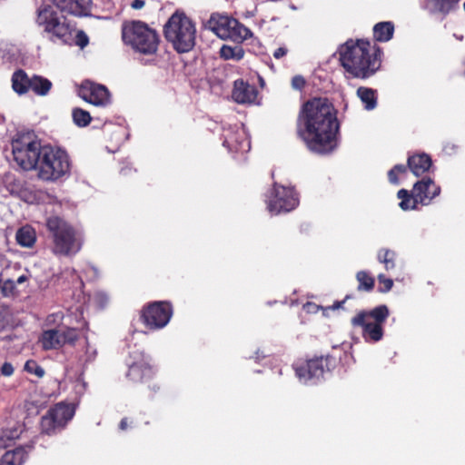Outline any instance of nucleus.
Segmentation results:
<instances>
[{
	"instance_id": "obj_1",
	"label": "nucleus",
	"mask_w": 465,
	"mask_h": 465,
	"mask_svg": "<svg viewBox=\"0 0 465 465\" xmlns=\"http://www.w3.org/2000/svg\"><path fill=\"white\" fill-rule=\"evenodd\" d=\"M298 134L308 149L325 154L337 146L340 124L337 110L326 97H313L305 102L298 115Z\"/></svg>"
},
{
	"instance_id": "obj_2",
	"label": "nucleus",
	"mask_w": 465,
	"mask_h": 465,
	"mask_svg": "<svg viewBox=\"0 0 465 465\" xmlns=\"http://www.w3.org/2000/svg\"><path fill=\"white\" fill-rule=\"evenodd\" d=\"M339 54L341 66L353 78L368 79L375 74L381 65V47L372 45L367 40H348L340 46Z\"/></svg>"
},
{
	"instance_id": "obj_3",
	"label": "nucleus",
	"mask_w": 465,
	"mask_h": 465,
	"mask_svg": "<svg viewBox=\"0 0 465 465\" xmlns=\"http://www.w3.org/2000/svg\"><path fill=\"white\" fill-rule=\"evenodd\" d=\"M51 251L56 256L70 257L78 253L84 243L82 232L65 219L53 215L46 219Z\"/></svg>"
},
{
	"instance_id": "obj_4",
	"label": "nucleus",
	"mask_w": 465,
	"mask_h": 465,
	"mask_svg": "<svg viewBox=\"0 0 465 465\" xmlns=\"http://www.w3.org/2000/svg\"><path fill=\"white\" fill-rule=\"evenodd\" d=\"M36 24L43 28L50 41L72 45L75 24L59 13L53 5L44 4L36 11Z\"/></svg>"
},
{
	"instance_id": "obj_5",
	"label": "nucleus",
	"mask_w": 465,
	"mask_h": 465,
	"mask_svg": "<svg viewBox=\"0 0 465 465\" xmlns=\"http://www.w3.org/2000/svg\"><path fill=\"white\" fill-rule=\"evenodd\" d=\"M122 39L135 53L143 55H154L159 48L160 36L157 31L145 22L132 20L122 25Z\"/></svg>"
},
{
	"instance_id": "obj_6",
	"label": "nucleus",
	"mask_w": 465,
	"mask_h": 465,
	"mask_svg": "<svg viewBox=\"0 0 465 465\" xmlns=\"http://www.w3.org/2000/svg\"><path fill=\"white\" fill-rule=\"evenodd\" d=\"M71 159L62 147L44 144L42 155L36 167L37 176L42 181L56 182L71 172Z\"/></svg>"
},
{
	"instance_id": "obj_7",
	"label": "nucleus",
	"mask_w": 465,
	"mask_h": 465,
	"mask_svg": "<svg viewBox=\"0 0 465 465\" xmlns=\"http://www.w3.org/2000/svg\"><path fill=\"white\" fill-rule=\"evenodd\" d=\"M163 34L177 53H187L195 45V24L182 11L171 15L163 26Z\"/></svg>"
},
{
	"instance_id": "obj_8",
	"label": "nucleus",
	"mask_w": 465,
	"mask_h": 465,
	"mask_svg": "<svg viewBox=\"0 0 465 465\" xmlns=\"http://www.w3.org/2000/svg\"><path fill=\"white\" fill-rule=\"evenodd\" d=\"M43 146L33 131L18 132L11 141L14 161L25 171H35Z\"/></svg>"
},
{
	"instance_id": "obj_9",
	"label": "nucleus",
	"mask_w": 465,
	"mask_h": 465,
	"mask_svg": "<svg viewBox=\"0 0 465 465\" xmlns=\"http://www.w3.org/2000/svg\"><path fill=\"white\" fill-rule=\"evenodd\" d=\"M390 315L387 305L381 304L370 311H360L351 320L352 327H361L366 342L375 343L383 338V324Z\"/></svg>"
},
{
	"instance_id": "obj_10",
	"label": "nucleus",
	"mask_w": 465,
	"mask_h": 465,
	"mask_svg": "<svg viewBox=\"0 0 465 465\" xmlns=\"http://www.w3.org/2000/svg\"><path fill=\"white\" fill-rule=\"evenodd\" d=\"M151 361V358L143 351H134L129 354L128 371L126 372V378L132 383L147 386L149 397H153L160 390L159 385L154 381L155 371Z\"/></svg>"
},
{
	"instance_id": "obj_11",
	"label": "nucleus",
	"mask_w": 465,
	"mask_h": 465,
	"mask_svg": "<svg viewBox=\"0 0 465 465\" xmlns=\"http://www.w3.org/2000/svg\"><path fill=\"white\" fill-rule=\"evenodd\" d=\"M339 360L334 355L328 354L325 357L298 360L292 367L300 381L314 384L323 378L325 371L334 370L339 363Z\"/></svg>"
},
{
	"instance_id": "obj_12",
	"label": "nucleus",
	"mask_w": 465,
	"mask_h": 465,
	"mask_svg": "<svg viewBox=\"0 0 465 465\" xmlns=\"http://www.w3.org/2000/svg\"><path fill=\"white\" fill-rule=\"evenodd\" d=\"M209 27L222 39L241 43L252 37V31L237 19L228 15L213 14L208 21Z\"/></svg>"
},
{
	"instance_id": "obj_13",
	"label": "nucleus",
	"mask_w": 465,
	"mask_h": 465,
	"mask_svg": "<svg viewBox=\"0 0 465 465\" xmlns=\"http://www.w3.org/2000/svg\"><path fill=\"white\" fill-rule=\"evenodd\" d=\"M173 313L170 302L156 301L143 305L140 311V322L150 331H157L165 327Z\"/></svg>"
},
{
	"instance_id": "obj_14",
	"label": "nucleus",
	"mask_w": 465,
	"mask_h": 465,
	"mask_svg": "<svg viewBox=\"0 0 465 465\" xmlns=\"http://www.w3.org/2000/svg\"><path fill=\"white\" fill-rule=\"evenodd\" d=\"M12 88L19 95L25 94L29 91L35 95L45 96L52 89V82L38 74L29 76L23 69H18L12 75Z\"/></svg>"
},
{
	"instance_id": "obj_15",
	"label": "nucleus",
	"mask_w": 465,
	"mask_h": 465,
	"mask_svg": "<svg viewBox=\"0 0 465 465\" xmlns=\"http://www.w3.org/2000/svg\"><path fill=\"white\" fill-rule=\"evenodd\" d=\"M79 340L77 329L58 325L52 329L44 330L38 339L43 351L59 350L64 345L74 346Z\"/></svg>"
},
{
	"instance_id": "obj_16",
	"label": "nucleus",
	"mask_w": 465,
	"mask_h": 465,
	"mask_svg": "<svg viewBox=\"0 0 465 465\" xmlns=\"http://www.w3.org/2000/svg\"><path fill=\"white\" fill-rule=\"evenodd\" d=\"M74 415V409L71 404L59 402L50 408L41 418V431L47 435L55 434L63 430Z\"/></svg>"
},
{
	"instance_id": "obj_17",
	"label": "nucleus",
	"mask_w": 465,
	"mask_h": 465,
	"mask_svg": "<svg viewBox=\"0 0 465 465\" xmlns=\"http://www.w3.org/2000/svg\"><path fill=\"white\" fill-rule=\"evenodd\" d=\"M299 203L297 193L291 187L279 185L273 183L272 194L268 200V210L272 213L278 214L282 212H291Z\"/></svg>"
},
{
	"instance_id": "obj_18",
	"label": "nucleus",
	"mask_w": 465,
	"mask_h": 465,
	"mask_svg": "<svg viewBox=\"0 0 465 465\" xmlns=\"http://www.w3.org/2000/svg\"><path fill=\"white\" fill-rule=\"evenodd\" d=\"M79 95L85 102L96 106H106L110 104L109 90L103 84L90 81H85L81 84Z\"/></svg>"
},
{
	"instance_id": "obj_19",
	"label": "nucleus",
	"mask_w": 465,
	"mask_h": 465,
	"mask_svg": "<svg viewBox=\"0 0 465 465\" xmlns=\"http://www.w3.org/2000/svg\"><path fill=\"white\" fill-rule=\"evenodd\" d=\"M60 13H66L76 17L89 16L92 12V0H50Z\"/></svg>"
},
{
	"instance_id": "obj_20",
	"label": "nucleus",
	"mask_w": 465,
	"mask_h": 465,
	"mask_svg": "<svg viewBox=\"0 0 465 465\" xmlns=\"http://www.w3.org/2000/svg\"><path fill=\"white\" fill-rule=\"evenodd\" d=\"M413 192L417 194L421 205H429L435 197L440 195V187L433 179L425 177L414 183Z\"/></svg>"
},
{
	"instance_id": "obj_21",
	"label": "nucleus",
	"mask_w": 465,
	"mask_h": 465,
	"mask_svg": "<svg viewBox=\"0 0 465 465\" xmlns=\"http://www.w3.org/2000/svg\"><path fill=\"white\" fill-rule=\"evenodd\" d=\"M258 92L254 85L238 79L234 82L232 96L237 104H252L257 97Z\"/></svg>"
},
{
	"instance_id": "obj_22",
	"label": "nucleus",
	"mask_w": 465,
	"mask_h": 465,
	"mask_svg": "<svg viewBox=\"0 0 465 465\" xmlns=\"http://www.w3.org/2000/svg\"><path fill=\"white\" fill-rule=\"evenodd\" d=\"M409 170L416 176H421L429 172L432 165L431 157L425 153H419L409 155L408 160Z\"/></svg>"
},
{
	"instance_id": "obj_23",
	"label": "nucleus",
	"mask_w": 465,
	"mask_h": 465,
	"mask_svg": "<svg viewBox=\"0 0 465 465\" xmlns=\"http://www.w3.org/2000/svg\"><path fill=\"white\" fill-rule=\"evenodd\" d=\"M33 448L34 444L30 443L6 451L0 459V465H23L27 458L28 451Z\"/></svg>"
},
{
	"instance_id": "obj_24",
	"label": "nucleus",
	"mask_w": 465,
	"mask_h": 465,
	"mask_svg": "<svg viewBox=\"0 0 465 465\" xmlns=\"http://www.w3.org/2000/svg\"><path fill=\"white\" fill-rule=\"evenodd\" d=\"M460 0H428L427 8L432 14H440L443 16L455 11Z\"/></svg>"
},
{
	"instance_id": "obj_25",
	"label": "nucleus",
	"mask_w": 465,
	"mask_h": 465,
	"mask_svg": "<svg viewBox=\"0 0 465 465\" xmlns=\"http://www.w3.org/2000/svg\"><path fill=\"white\" fill-rule=\"evenodd\" d=\"M356 94L367 111H371L377 107L378 104V92L371 87L360 86Z\"/></svg>"
},
{
	"instance_id": "obj_26",
	"label": "nucleus",
	"mask_w": 465,
	"mask_h": 465,
	"mask_svg": "<svg viewBox=\"0 0 465 465\" xmlns=\"http://www.w3.org/2000/svg\"><path fill=\"white\" fill-rule=\"evenodd\" d=\"M394 35V24L391 21L379 22L373 26V38L377 42H388Z\"/></svg>"
},
{
	"instance_id": "obj_27",
	"label": "nucleus",
	"mask_w": 465,
	"mask_h": 465,
	"mask_svg": "<svg viewBox=\"0 0 465 465\" xmlns=\"http://www.w3.org/2000/svg\"><path fill=\"white\" fill-rule=\"evenodd\" d=\"M397 197L401 200L399 206L403 211L416 210L418 209V204H420L413 190L410 193L406 189H401L397 193Z\"/></svg>"
},
{
	"instance_id": "obj_28",
	"label": "nucleus",
	"mask_w": 465,
	"mask_h": 465,
	"mask_svg": "<svg viewBox=\"0 0 465 465\" xmlns=\"http://www.w3.org/2000/svg\"><path fill=\"white\" fill-rule=\"evenodd\" d=\"M15 240L20 246L30 248L36 241L35 231L30 226H24L16 232Z\"/></svg>"
},
{
	"instance_id": "obj_29",
	"label": "nucleus",
	"mask_w": 465,
	"mask_h": 465,
	"mask_svg": "<svg viewBox=\"0 0 465 465\" xmlns=\"http://www.w3.org/2000/svg\"><path fill=\"white\" fill-rule=\"evenodd\" d=\"M356 280L358 282L357 290L359 292H371L375 286V279L366 271H359L356 273Z\"/></svg>"
},
{
	"instance_id": "obj_30",
	"label": "nucleus",
	"mask_w": 465,
	"mask_h": 465,
	"mask_svg": "<svg viewBox=\"0 0 465 465\" xmlns=\"http://www.w3.org/2000/svg\"><path fill=\"white\" fill-rule=\"evenodd\" d=\"M396 252L390 249H381L378 252V261L384 264L387 271L395 267Z\"/></svg>"
},
{
	"instance_id": "obj_31",
	"label": "nucleus",
	"mask_w": 465,
	"mask_h": 465,
	"mask_svg": "<svg viewBox=\"0 0 465 465\" xmlns=\"http://www.w3.org/2000/svg\"><path fill=\"white\" fill-rule=\"evenodd\" d=\"M72 116H73L74 123L79 127H85L92 121V117H91L89 112L85 111L82 108L73 109Z\"/></svg>"
},
{
	"instance_id": "obj_32",
	"label": "nucleus",
	"mask_w": 465,
	"mask_h": 465,
	"mask_svg": "<svg viewBox=\"0 0 465 465\" xmlns=\"http://www.w3.org/2000/svg\"><path fill=\"white\" fill-rule=\"evenodd\" d=\"M221 57L228 60V59H235L237 61L241 60L244 55V51L242 47H231L228 45H223L220 50Z\"/></svg>"
},
{
	"instance_id": "obj_33",
	"label": "nucleus",
	"mask_w": 465,
	"mask_h": 465,
	"mask_svg": "<svg viewBox=\"0 0 465 465\" xmlns=\"http://www.w3.org/2000/svg\"><path fill=\"white\" fill-rule=\"evenodd\" d=\"M24 370L30 374L35 375L37 378H43L45 374L44 368L35 360L26 361Z\"/></svg>"
},
{
	"instance_id": "obj_34",
	"label": "nucleus",
	"mask_w": 465,
	"mask_h": 465,
	"mask_svg": "<svg viewBox=\"0 0 465 465\" xmlns=\"http://www.w3.org/2000/svg\"><path fill=\"white\" fill-rule=\"evenodd\" d=\"M0 288L4 296L14 295L16 292L15 282L12 279H0Z\"/></svg>"
},
{
	"instance_id": "obj_35",
	"label": "nucleus",
	"mask_w": 465,
	"mask_h": 465,
	"mask_svg": "<svg viewBox=\"0 0 465 465\" xmlns=\"http://www.w3.org/2000/svg\"><path fill=\"white\" fill-rule=\"evenodd\" d=\"M378 281L380 292H387L391 290L393 286V281L391 279L386 278L384 274H379Z\"/></svg>"
},
{
	"instance_id": "obj_36",
	"label": "nucleus",
	"mask_w": 465,
	"mask_h": 465,
	"mask_svg": "<svg viewBox=\"0 0 465 465\" xmlns=\"http://www.w3.org/2000/svg\"><path fill=\"white\" fill-rule=\"evenodd\" d=\"M73 40L74 45L82 49L87 46L89 44V37L83 30L77 31Z\"/></svg>"
},
{
	"instance_id": "obj_37",
	"label": "nucleus",
	"mask_w": 465,
	"mask_h": 465,
	"mask_svg": "<svg viewBox=\"0 0 465 465\" xmlns=\"http://www.w3.org/2000/svg\"><path fill=\"white\" fill-rule=\"evenodd\" d=\"M302 309L308 314H315L320 310H325V308H323L322 306H320L312 302H307L306 303H304Z\"/></svg>"
},
{
	"instance_id": "obj_38",
	"label": "nucleus",
	"mask_w": 465,
	"mask_h": 465,
	"mask_svg": "<svg viewBox=\"0 0 465 465\" xmlns=\"http://www.w3.org/2000/svg\"><path fill=\"white\" fill-rule=\"evenodd\" d=\"M306 84V81L302 75H295L292 79V86L295 90H302Z\"/></svg>"
},
{
	"instance_id": "obj_39",
	"label": "nucleus",
	"mask_w": 465,
	"mask_h": 465,
	"mask_svg": "<svg viewBox=\"0 0 465 465\" xmlns=\"http://www.w3.org/2000/svg\"><path fill=\"white\" fill-rule=\"evenodd\" d=\"M1 434H3L4 437H8V440H10L13 444L15 440L20 436L17 429L4 430Z\"/></svg>"
},
{
	"instance_id": "obj_40",
	"label": "nucleus",
	"mask_w": 465,
	"mask_h": 465,
	"mask_svg": "<svg viewBox=\"0 0 465 465\" xmlns=\"http://www.w3.org/2000/svg\"><path fill=\"white\" fill-rule=\"evenodd\" d=\"M353 296L351 294H347L342 301H336L331 306L326 307L325 310H338L343 309V305L346 301L352 299Z\"/></svg>"
},
{
	"instance_id": "obj_41",
	"label": "nucleus",
	"mask_w": 465,
	"mask_h": 465,
	"mask_svg": "<svg viewBox=\"0 0 465 465\" xmlns=\"http://www.w3.org/2000/svg\"><path fill=\"white\" fill-rule=\"evenodd\" d=\"M1 374L3 376H11L14 373V367L10 362L5 361L1 369H0Z\"/></svg>"
},
{
	"instance_id": "obj_42",
	"label": "nucleus",
	"mask_w": 465,
	"mask_h": 465,
	"mask_svg": "<svg viewBox=\"0 0 465 465\" xmlns=\"http://www.w3.org/2000/svg\"><path fill=\"white\" fill-rule=\"evenodd\" d=\"M399 173H396L395 171H393L392 169H391L389 172H388V179L390 181L391 183L392 184H399Z\"/></svg>"
},
{
	"instance_id": "obj_43",
	"label": "nucleus",
	"mask_w": 465,
	"mask_h": 465,
	"mask_svg": "<svg viewBox=\"0 0 465 465\" xmlns=\"http://www.w3.org/2000/svg\"><path fill=\"white\" fill-rule=\"evenodd\" d=\"M13 443L8 440V437H4L3 434H0V450L11 447Z\"/></svg>"
},
{
	"instance_id": "obj_44",
	"label": "nucleus",
	"mask_w": 465,
	"mask_h": 465,
	"mask_svg": "<svg viewBox=\"0 0 465 465\" xmlns=\"http://www.w3.org/2000/svg\"><path fill=\"white\" fill-rule=\"evenodd\" d=\"M288 53V49L286 47H279L273 52V57L276 59H280L286 55Z\"/></svg>"
},
{
	"instance_id": "obj_45",
	"label": "nucleus",
	"mask_w": 465,
	"mask_h": 465,
	"mask_svg": "<svg viewBox=\"0 0 465 465\" xmlns=\"http://www.w3.org/2000/svg\"><path fill=\"white\" fill-rule=\"evenodd\" d=\"M393 171H395L396 173H398L399 174H402V173H407V170L409 169L408 168V165H404V164H396L393 166V168H391Z\"/></svg>"
},
{
	"instance_id": "obj_46",
	"label": "nucleus",
	"mask_w": 465,
	"mask_h": 465,
	"mask_svg": "<svg viewBox=\"0 0 465 465\" xmlns=\"http://www.w3.org/2000/svg\"><path fill=\"white\" fill-rule=\"evenodd\" d=\"M145 5L143 0H134L131 4L133 9L139 10L142 9Z\"/></svg>"
},
{
	"instance_id": "obj_47",
	"label": "nucleus",
	"mask_w": 465,
	"mask_h": 465,
	"mask_svg": "<svg viewBox=\"0 0 465 465\" xmlns=\"http://www.w3.org/2000/svg\"><path fill=\"white\" fill-rule=\"evenodd\" d=\"M128 426H129L128 419L123 418L119 423V429L121 430H127Z\"/></svg>"
},
{
	"instance_id": "obj_48",
	"label": "nucleus",
	"mask_w": 465,
	"mask_h": 465,
	"mask_svg": "<svg viewBox=\"0 0 465 465\" xmlns=\"http://www.w3.org/2000/svg\"><path fill=\"white\" fill-rule=\"evenodd\" d=\"M27 280H28V277L26 275L23 274V275L19 276L16 279V281H15V285L16 284H21V283L26 282Z\"/></svg>"
},
{
	"instance_id": "obj_49",
	"label": "nucleus",
	"mask_w": 465,
	"mask_h": 465,
	"mask_svg": "<svg viewBox=\"0 0 465 465\" xmlns=\"http://www.w3.org/2000/svg\"><path fill=\"white\" fill-rule=\"evenodd\" d=\"M131 173H132V168H130V167L122 168L121 172H120L121 175H123V176H127Z\"/></svg>"
},
{
	"instance_id": "obj_50",
	"label": "nucleus",
	"mask_w": 465,
	"mask_h": 465,
	"mask_svg": "<svg viewBox=\"0 0 465 465\" xmlns=\"http://www.w3.org/2000/svg\"><path fill=\"white\" fill-rule=\"evenodd\" d=\"M463 9H464V11H465V1H464V4H463Z\"/></svg>"
}]
</instances>
